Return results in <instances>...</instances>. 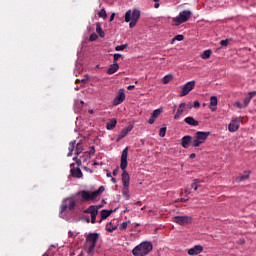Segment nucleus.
<instances>
[{
	"instance_id": "nucleus-16",
	"label": "nucleus",
	"mask_w": 256,
	"mask_h": 256,
	"mask_svg": "<svg viewBox=\"0 0 256 256\" xmlns=\"http://www.w3.org/2000/svg\"><path fill=\"white\" fill-rule=\"evenodd\" d=\"M187 125H191L192 127H197L199 125V121L195 120V118L188 116L184 119Z\"/></svg>"
},
{
	"instance_id": "nucleus-14",
	"label": "nucleus",
	"mask_w": 256,
	"mask_h": 256,
	"mask_svg": "<svg viewBox=\"0 0 256 256\" xmlns=\"http://www.w3.org/2000/svg\"><path fill=\"white\" fill-rule=\"evenodd\" d=\"M193 144V137L186 135L181 139V145L184 149H189V145Z\"/></svg>"
},
{
	"instance_id": "nucleus-4",
	"label": "nucleus",
	"mask_w": 256,
	"mask_h": 256,
	"mask_svg": "<svg viewBox=\"0 0 256 256\" xmlns=\"http://www.w3.org/2000/svg\"><path fill=\"white\" fill-rule=\"evenodd\" d=\"M191 10H184L179 13L177 17L172 18V25L174 27H179V25H183V23H187L189 19H191Z\"/></svg>"
},
{
	"instance_id": "nucleus-22",
	"label": "nucleus",
	"mask_w": 256,
	"mask_h": 256,
	"mask_svg": "<svg viewBox=\"0 0 256 256\" xmlns=\"http://www.w3.org/2000/svg\"><path fill=\"white\" fill-rule=\"evenodd\" d=\"M75 143H76V141H71L69 143V147H68L69 152L67 155L68 157H73V151H75Z\"/></svg>"
},
{
	"instance_id": "nucleus-44",
	"label": "nucleus",
	"mask_w": 256,
	"mask_h": 256,
	"mask_svg": "<svg viewBox=\"0 0 256 256\" xmlns=\"http://www.w3.org/2000/svg\"><path fill=\"white\" fill-rule=\"evenodd\" d=\"M235 106L238 107V109H245L244 104H241V102H235Z\"/></svg>"
},
{
	"instance_id": "nucleus-1",
	"label": "nucleus",
	"mask_w": 256,
	"mask_h": 256,
	"mask_svg": "<svg viewBox=\"0 0 256 256\" xmlns=\"http://www.w3.org/2000/svg\"><path fill=\"white\" fill-rule=\"evenodd\" d=\"M104 191L105 187L103 186L91 193L87 190H82L77 192L73 197L64 200V203H68L67 206L69 211H73V209H75V205H77V202H79V197H81V203H85V201H93L94 199H97V197H99V195H101V193Z\"/></svg>"
},
{
	"instance_id": "nucleus-26",
	"label": "nucleus",
	"mask_w": 256,
	"mask_h": 256,
	"mask_svg": "<svg viewBox=\"0 0 256 256\" xmlns=\"http://www.w3.org/2000/svg\"><path fill=\"white\" fill-rule=\"evenodd\" d=\"M117 229L116 225H113V222H110L106 225V231H108V233H113V231H115Z\"/></svg>"
},
{
	"instance_id": "nucleus-61",
	"label": "nucleus",
	"mask_w": 256,
	"mask_h": 256,
	"mask_svg": "<svg viewBox=\"0 0 256 256\" xmlns=\"http://www.w3.org/2000/svg\"><path fill=\"white\" fill-rule=\"evenodd\" d=\"M190 193H191V192H190L189 190H187V189L184 191V195H185L186 197H187Z\"/></svg>"
},
{
	"instance_id": "nucleus-62",
	"label": "nucleus",
	"mask_w": 256,
	"mask_h": 256,
	"mask_svg": "<svg viewBox=\"0 0 256 256\" xmlns=\"http://www.w3.org/2000/svg\"><path fill=\"white\" fill-rule=\"evenodd\" d=\"M159 6H160V4H159L158 2H156V3L154 4L155 9H159Z\"/></svg>"
},
{
	"instance_id": "nucleus-30",
	"label": "nucleus",
	"mask_w": 256,
	"mask_h": 256,
	"mask_svg": "<svg viewBox=\"0 0 256 256\" xmlns=\"http://www.w3.org/2000/svg\"><path fill=\"white\" fill-rule=\"evenodd\" d=\"M247 179H249V172H247L246 174L238 177L236 181L238 183H241V181H247Z\"/></svg>"
},
{
	"instance_id": "nucleus-6",
	"label": "nucleus",
	"mask_w": 256,
	"mask_h": 256,
	"mask_svg": "<svg viewBox=\"0 0 256 256\" xmlns=\"http://www.w3.org/2000/svg\"><path fill=\"white\" fill-rule=\"evenodd\" d=\"M211 135V132H196L195 139L192 141V147H199L203 145L205 141H207V137Z\"/></svg>"
},
{
	"instance_id": "nucleus-3",
	"label": "nucleus",
	"mask_w": 256,
	"mask_h": 256,
	"mask_svg": "<svg viewBox=\"0 0 256 256\" xmlns=\"http://www.w3.org/2000/svg\"><path fill=\"white\" fill-rule=\"evenodd\" d=\"M153 251V244L151 242H142L132 250L134 256H145L149 255Z\"/></svg>"
},
{
	"instance_id": "nucleus-2",
	"label": "nucleus",
	"mask_w": 256,
	"mask_h": 256,
	"mask_svg": "<svg viewBox=\"0 0 256 256\" xmlns=\"http://www.w3.org/2000/svg\"><path fill=\"white\" fill-rule=\"evenodd\" d=\"M129 155V147L123 149L121 154V163L120 169H122V183L123 187H129V183L131 181V177L129 176V172H127V157Z\"/></svg>"
},
{
	"instance_id": "nucleus-52",
	"label": "nucleus",
	"mask_w": 256,
	"mask_h": 256,
	"mask_svg": "<svg viewBox=\"0 0 256 256\" xmlns=\"http://www.w3.org/2000/svg\"><path fill=\"white\" fill-rule=\"evenodd\" d=\"M84 171H86V173H93V170H91L90 168L84 166L83 167Z\"/></svg>"
},
{
	"instance_id": "nucleus-28",
	"label": "nucleus",
	"mask_w": 256,
	"mask_h": 256,
	"mask_svg": "<svg viewBox=\"0 0 256 256\" xmlns=\"http://www.w3.org/2000/svg\"><path fill=\"white\" fill-rule=\"evenodd\" d=\"M183 39H185V36L182 34H178L171 40V45H173L175 41H183Z\"/></svg>"
},
{
	"instance_id": "nucleus-29",
	"label": "nucleus",
	"mask_w": 256,
	"mask_h": 256,
	"mask_svg": "<svg viewBox=\"0 0 256 256\" xmlns=\"http://www.w3.org/2000/svg\"><path fill=\"white\" fill-rule=\"evenodd\" d=\"M212 53H213V51H211V50H205L202 53L201 57H202V59H209V57H211Z\"/></svg>"
},
{
	"instance_id": "nucleus-60",
	"label": "nucleus",
	"mask_w": 256,
	"mask_h": 256,
	"mask_svg": "<svg viewBox=\"0 0 256 256\" xmlns=\"http://www.w3.org/2000/svg\"><path fill=\"white\" fill-rule=\"evenodd\" d=\"M76 155V154H75ZM73 161H75L77 163V161H79V155H76L74 158H73Z\"/></svg>"
},
{
	"instance_id": "nucleus-53",
	"label": "nucleus",
	"mask_w": 256,
	"mask_h": 256,
	"mask_svg": "<svg viewBox=\"0 0 256 256\" xmlns=\"http://www.w3.org/2000/svg\"><path fill=\"white\" fill-rule=\"evenodd\" d=\"M255 95H256L255 91L254 92H249L248 97H250V99H253V97H255Z\"/></svg>"
},
{
	"instance_id": "nucleus-54",
	"label": "nucleus",
	"mask_w": 256,
	"mask_h": 256,
	"mask_svg": "<svg viewBox=\"0 0 256 256\" xmlns=\"http://www.w3.org/2000/svg\"><path fill=\"white\" fill-rule=\"evenodd\" d=\"M189 201V198H181L180 203H187Z\"/></svg>"
},
{
	"instance_id": "nucleus-9",
	"label": "nucleus",
	"mask_w": 256,
	"mask_h": 256,
	"mask_svg": "<svg viewBox=\"0 0 256 256\" xmlns=\"http://www.w3.org/2000/svg\"><path fill=\"white\" fill-rule=\"evenodd\" d=\"M193 89H195V80L189 81L183 86L180 97H185V95H189V93H191Z\"/></svg>"
},
{
	"instance_id": "nucleus-10",
	"label": "nucleus",
	"mask_w": 256,
	"mask_h": 256,
	"mask_svg": "<svg viewBox=\"0 0 256 256\" xmlns=\"http://www.w3.org/2000/svg\"><path fill=\"white\" fill-rule=\"evenodd\" d=\"M240 125H241V118H235L231 120V122L229 123L228 130L230 131V133H235L239 131Z\"/></svg>"
},
{
	"instance_id": "nucleus-59",
	"label": "nucleus",
	"mask_w": 256,
	"mask_h": 256,
	"mask_svg": "<svg viewBox=\"0 0 256 256\" xmlns=\"http://www.w3.org/2000/svg\"><path fill=\"white\" fill-rule=\"evenodd\" d=\"M239 245H245V240L244 239H241V240H239Z\"/></svg>"
},
{
	"instance_id": "nucleus-33",
	"label": "nucleus",
	"mask_w": 256,
	"mask_h": 256,
	"mask_svg": "<svg viewBox=\"0 0 256 256\" xmlns=\"http://www.w3.org/2000/svg\"><path fill=\"white\" fill-rule=\"evenodd\" d=\"M162 112H163V109H161V108L154 110L152 113L153 118L157 119L159 117V115H161Z\"/></svg>"
},
{
	"instance_id": "nucleus-25",
	"label": "nucleus",
	"mask_w": 256,
	"mask_h": 256,
	"mask_svg": "<svg viewBox=\"0 0 256 256\" xmlns=\"http://www.w3.org/2000/svg\"><path fill=\"white\" fill-rule=\"evenodd\" d=\"M96 32L101 38L105 37V32L103 31V28L101 27L100 23L96 24Z\"/></svg>"
},
{
	"instance_id": "nucleus-64",
	"label": "nucleus",
	"mask_w": 256,
	"mask_h": 256,
	"mask_svg": "<svg viewBox=\"0 0 256 256\" xmlns=\"http://www.w3.org/2000/svg\"><path fill=\"white\" fill-rule=\"evenodd\" d=\"M112 183H117V179L116 178H111Z\"/></svg>"
},
{
	"instance_id": "nucleus-42",
	"label": "nucleus",
	"mask_w": 256,
	"mask_h": 256,
	"mask_svg": "<svg viewBox=\"0 0 256 256\" xmlns=\"http://www.w3.org/2000/svg\"><path fill=\"white\" fill-rule=\"evenodd\" d=\"M127 222H123L122 224H120V227H119V229H120V231H125V229H127Z\"/></svg>"
},
{
	"instance_id": "nucleus-48",
	"label": "nucleus",
	"mask_w": 256,
	"mask_h": 256,
	"mask_svg": "<svg viewBox=\"0 0 256 256\" xmlns=\"http://www.w3.org/2000/svg\"><path fill=\"white\" fill-rule=\"evenodd\" d=\"M97 221V215H91V223L95 224Z\"/></svg>"
},
{
	"instance_id": "nucleus-56",
	"label": "nucleus",
	"mask_w": 256,
	"mask_h": 256,
	"mask_svg": "<svg viewBox=\"0 0 256 256\" xmlns=\"http://www.w3.org/2000/svg\"><path fill=\"white\" fill-rule=\"evenodd\" d=\"M194 107H195V108L201 107V103H199V101H195V102H194Z\"/></svg>"
},
{
	"instance_id": "nucleus-17",
	"label": "nucleus",
	"mask_w": 256,
	"mask_h": 256,
	"mask_svg": "<svg viewBox=\"0 0 256 256\" xmlns=\"http://www.w3.org/2000/svg\"><path fill=\"white\" fill-rule=\"evenodd\" d=\"M119 71V63H113L107 70L108 75H113Z\"/></svg>"
},
{
	"instance_id": "nucleus-23",
	"label": "nucleus",
	"mask_w": 256,
	"mask_h": 256,
	"mask_svg": "<svg viewBox=\"0 0 256 256\" xmlns=\"http://www.w3.org/2000/svg\"><path fill=\"white\" fill-rule=\"evenodd\" d=\"M83 151H84L83 144L81 142H78L75 148V155H81Z\"/></svg>"
},
{
	"instance_id": "nucleus-43",
	"label": "nucleus",
	"mask_w": 256,
	"mask_h": 256,
	"mask_svg": "<svg viewBox=\"0 0 256 256\" xmlns=\"http://www.w3.org/2000/svg\"><path fill=\"white\" fill-rule=\"evenodd\" d=\"M135 25H137V20H130V23H129L130 29H133V27H135Z\"/></svg>"
},
{
	"instance_id": "nucleus-15",
	"label": "nucleus",
	"mask_w": 256,
	"mask_h": 256,
	"mask_svg": "<svg viewBox=\"0 0 256 256\" xmlns=\"http://www.w3.org/2000/svg\"><path fill=\"white\" fill-rule=\"evenodd\" d=\"M200 253H203V246L201 245H195L188 250V255H199Z\"/></svg>"
},
{
	"instance_id": "nucleus-20",
	"label": "nucleus",
	"mask_w": 256,
	"mask_h": 256,
	"mask_svg": "<svg viewBox=\"0 0 256 256\" xmlns=\"http://www.w3.org/2000/svg\"><path fill=\"white\" fill-rule=\"evenodd\" d=\"M85 213H89L91 215H98L99 214V208L97 206H90L85 210Z\"/></svg>"
},
{
	"instance_id": "nucleus-35",
	"label": "nucleus",
	"mask_w": 256,
	"mask_h": 256,
	"mask_svg": "<svg viewBox=\"0 0 256 256\" xmlns=\"http://www.w3.org/2000/svg\"><path fill=\"white\" fill-rule=\"evenodd\" d=\"M251 97L247 96L246 98H244L243 100V105L245 108L249 107V103H251Z\"/></svg>"
},
{
	"instance_id": "nucleus-27",
	"label": "nucleus",
	"mask_w": 256,
	"mask_h": 256,
	"mask_svg": "<svg viewBox=\"0 0 256 256\" xmlns=\"http://www.w3.org/2000/svg\"><path fill=\"white\" fill-rule=\"evenodd\" d=\"M127 135H129V132H127V131L125 130V128L122 129V131L120 132V134H119V136H118L117 141H121V139H125V137H127Z\"/></svg>"
},
{
	"instance_id": "nucleus-46",
	"label": "nucleus",
	"mask_w": 256,
	"mask_h": 256,
	"mask_svg": "<svg viewBox=\"0 0 256 256\" xmlns=\"http://www.w3.org/2000/svg\"><path fill=\"white\" fill-rule=\"evenodd\" d=\"M80 81L81 83H87L89 81V75H84V79H81Z\"/></svg>"
},
{
	"instance_id": "nucleus-12",
	"label": "nucleus",
	"mask_w": 256,
	"mask_h": 256,
	"mask_svg": "<svg viewBox=\"0 0 256 256\" xmlns=\"http://www.w3.org/2000/svg\"><path fill=\"white\" fill-rule=\"evenodd\" d=\"M125 101V91L120 89L117 96L113 100V105L117 107V105H121Z\"/></svg>"
},
{
	"instance_id": "nucleus-38",
	"label": "nucleus",
	"mask_w": 256,
	"mask_h": 256,
	"mask_svg": "<svg viewBox=\"0 0 256 256\" xmlns=\"http://www.w3.org/2000/svg\"><path fill=\"white\" fill-rule=\"evenodd\" d=\"M87 155H89V157H93L95 155V146L90 148V151L87 152Z\"/></svg>"
},
{
	"instance_id": "nucleus-5",
	"label": "nucleus",
	"mask_w": 256,
	"mask_h": 256,
	"mask_svg": "<svg viewBox=\"0 0 256 256\" xmlns=\"http://www.w3.org/2000/svg\"><path fill=\"white\" fill-rule=\"evenodd\" d=\"M97 241H99V233H89L86 236L85 245L88 249V253H93L95 247H97Z\"/></svg>"
},
{
	"instance_id": "nucleus-8",
	"label": "nucleus",
	"mask_w": 256,
	"mask_h": 256,
	"mask_svg": "<svg viewBox=\"0 0 256 256\" xmlns=\"http://www.w3.org/2000/svg\"><path fill=\"white\" fill-rule=\"evenodd\" d=\"M172 221L177 223V225L185 226L191 225V223H193V218L191 216H175Z\"/></svg>"
},
{
	"instance_id": "nucleus-24",
	"label": "nucleus",
	"mask_w": 256,
	"mask_h": 256,
	"mask_svg": "<svg viewBox=\"0 0 256 256\" xmlns=\"http://www.w3.org/2000/svg\"><path fill=\"white\" fill-rule=\"evenodd\" d=\"M201 180L200 179H194V183L191 184V189H194V191H197L199 187H201Z\"/></svg>"
},
{
	"instance_id": "nucleus-7",
	"label": "nucleus",
	"mask_w": 256,
	"mask_h": 256,
	"mask_svg": "<svg viewBox=\"0 0 256 256\" xmlns=\"http://www.w3.org/2000/svg\"><path fill=\"white\" fill-rule=\"evenodd\" d=\"M141 17V12L137 9H134L133 11L128 10L125 14V22L129 23L131 20L133 21H139V18Z\"/></svg>"
},
{
	"instance_id": "nucleus-51",
	"label": "nucleus",
	"mask_w": 256,
	"mask_h": 256,
	"mask_svg": "<svg viewBox=\"0 0 256 256\" xmlns=\"http://www.w3.org/2000/svg\"><path fill=\"white\" fill-rule=\"evenodd\" d=\"M155 119H157V118H153V116H151L150 119L148 120V123L150 125H153V123H155Z\"/></svg>"
},
{
	"instance_id": "nucleus-19",
	"label": "nucleus",
	"mask_w": 256,
	"mask_h": 256,
	"mask_svg": "<svg viewBox=\"0 0 256 256\" xmlns=\"http://www.w3.org/2000/svg\"><path fill=\"white\" fill-rule=\"evenodd\" d=\"M209 108L211 111H217V96H211Z\"/></svg>"
},
{
	"instance_id": "nucleus-36",
	"label": "nucleus",
	"mask_w": 256,
	"mask_h": 256,
	"mask_svg": "<svg viewBox=\"0 0 256 256\" xmlns=\"http://www.w3.org/2000/svg\"><path fill=\"white\" fill-rule=\"evenodd\" d=\"M81 159H82L83 163H87V161H89V159H91V156H89V154H87V152H85L84 155L81 156Z\"/></svg>"
},
{
	"instance_id": "nucleus-34",
	"label": "nucleus",
	"mask_w": 256,
	"mask_h": 256,
	"mask_svg": "<svg viewBox=\"0 0 256 256\" xmlns=\"http://www.w3.org/2000/svg\"><path fill=\"white\" fill-rule=\"evenodd\" d=\"M127 47H129V45H127V44L118 45L115 47V51H125V49H127Z\"/></svg>"
},
{
	"instance_id": "nucleus-40",
	"label": "nucleus",
	"mask_w": 256,
	"mask_h": 256,
	"mask_svg": "<svg viewBox=\"0 0 256 256\" xmlns=\"http://www.w3.org/2000/svg\"><path fill=\"white\" fill-rule=\"evenodd\" d=\"M67 209H69V207L67 206V203L63 202L61 206V213H64V211H67Z\"/></svg>"
},
{
	"instance_id": "nucleus-21",
	"label": "nucleus",
	"mask_w": 256,
	"mask_h": 256,
	"mask_svg": "<svg viewBox=\"0 0 256 256\" xmlns=\"http://www.w3.org/2000/svg\"><path fill=\"white\" fill-rule=\"evenodd\" d=\"M116 126H117V119H112L110 122L106 124V129H108V131H112V129H115Z\"/></svg>"
},
{
	"instance_id": "nucleus-31",
	"label": "nucleus",
	"mask_w": 256,
	"mask_h": 256,
	"mask_svg": "<svg viewBox=\"0 0 256 256\" xmlns=\"http://www.w3.org/2000/svg\"><path fill=\"white\" fill-rule=\"evenodd\" d=\"M172 79H173V75L168 74L163 77L162 81H163L164 85H167V83H169Z\"/></svg>"
},
{
	"instance_id": "nucleus-57",
	"label": "nucleus",
	"mask_w": 256,
	"mask_h": 256,
	"mask_svg": "<svg viewBox=\"0 0 256 256\" xmlns=\"http://www.w3.org/2000/svg\"><path fill=\"white\" fill-rule=\"evenodd\" d=\"M127 89L128 91H133V89H135V85H129Z\"/></svg>"
},
{
	"instance_id": "nucleus-18",
	"label": "nucleus",
	"mask_w": 256,
	"mask_h": 256,
	"mask_svg": "<svg viewBox=\"0 0 256 256\" xmlns=\"http://www.w3.org/2000/svg\"><path fill=\"white\" fill-rule=\"evenodd\" d=\"M113 213V210H101L100 215H101V220L99 223H102V221H105L107 217H110V215Z\"/></svg>"
},
{
	"instance_id": "nucleus-11",
	"label": "nucleus",
	"mask_w": 256,
	"mask_h": 256,
	"mask_svg": "<svg viewBox=\"0 0 256 256\" xmlns=\"http://www.w3.org/2000/svg\"><path fill=\"white\" fill-rule=\"evenodd\" d=\"M70 174L75 179H83V172L81 171V168H75V163L70 164Z\"/></svg>"
},
{
	"instance_id": "nucleus-32",
	"label": "nucleus",
	"mask_w": 256,
	"mask_h": 256,
	"mask_svg": "<svg viewBox=\"0 0 256 256\" xmlns=\"http://www.w3.org/2000/svg\"><path fill=\"white\" fill-rule=\"evenodd\" d=\"M98 17H100L101 19H105L107 17V11L105 10V8L101 9L98 12Z\"/></svg>"
},
{
	"instance_id": "nucleus-39",
	"label": "nucleus",
	"mask_w": 256,
	"mask_h": 256,
	"mask_svg": "<svg viewBox=\"0 0 256 256\" xmlns=\"http://www.w3.org/2000/svg\"><path fill=\"white\" fill-rule=\"evenodd\" d=\"M97 39H99V36L95 33L91 34L89 37V41H97Z\"/></svg>"
},
{
	"instance_id": "nucleus-13",
	"label": "nucleus",
	"mask_w": 256,
	"mask_h": 256,
	"mask_svg": "<svg viewBox=\"0 0 256 256\" xmlns=\"http://www.w3.org/2000/svg\"><path fill=\"white\" fill-rule=\"evenodd\" d=\"M187 111V104L185 102H182L177 109V112L174 116L175 121L179 120L181 118V115Z\"/></svg>"
},
{
	"instance_id": "nucleus-49",
	"label": "nucleus",
	"mask_w": 256,
	"mask_h": 256,
	"mask_svg": "<svg viewBox=\"0 0 256 256\" xmlns=\"http://www.w3.org/2000/svg\"><path fill=\"white\" fill-rule=\"evenodd\" d=\"M118 174H119V168L117 167V168H115V169L113 170L112 175H113L114 177H117Z\"/></svg>"
},
{
	"instance_id": "nucleus-55",
	"label": "nucleus",
	"mask_w": 256,
	"mask_h": 256,
	"mask_svg": "<svg viewBox=\"0 0 256 256\" xmlns=\"http://www.w3.org/2000/svg\"><path fill=\"white\" fill-rule=\"evenodd\" d=\"M82 163H83V160H81V159L77 160V162H76L77 167H81Z\"/></svg>"
},
{
	"instance_id": "nucleus-58",
	"label": "nucleus",
	"mask_w": 256,
	"mask_h": 256,
	"mask_svg": "<svg viewBox=\"0 0 256 256\" xmlns=\"http://www.w3.org/2000/svg\"><path fill=\"white\" fill-rule=\"evenodd\" d=\"M114 19H115V13H112L111 16H110L109 21L111 22V21H113Z\"/></svg>"
},
{
	"instance_id": "nucleus-45",
	"label": "nucleus",
	"mask_w": 256,
	"mask_h": 256,
	"mask_svg": "<svg viewBox=\"0 0 256 256\" xmlns=\"http://www.w3.org/2000/svg\"><path fill=\"white\" fill-rule=\"evenodd\" d=\"M119 59H121V54H114V62L113 63H117V61H119Z\"/></svg>"
},
{
	"instance_id": "nucleus-50",
	"label": "nucleus",
	"mask_w": 256,
	"mask_h": 256,
	"mask_svg": "<svg viewBox=\"0 0 256 256\" xmlns=\"http://www.w3.org/2000/svg\"><path fill=\"white\" fill-rule=\"evenodd\" d=\"M124 130H126V131H127V133H131V131H133V126H132V125H130V126H128V127H126V128H124Z\"/></svg>"
},
{
	"instance_id": "nucleus-41",
	"label": "nucleus",
	"mask_w": 256,
	"mask_h": 256,
	"mask_svg": "<svg viewBox=\"0 0 256 256\" xmlns=\"http://www.w3.org/2000/svg\"><path fill=\"white\" fill-rule=\"evenodd\" d=\"M220 45H221L222 47H227V45H229V39L221 40V41H220Z\"/></svg>"
},
{
	"instance_id": "nucleus-47",
	"label": "nucleus",
	"mask_w": 256,
	"mask_h": 256,
	"mask_svg": "<svg viewBox=\"0 0 256 256\" xmlns=\"http://www.w3.org/2000/svg\"><path fill=\"white\" fill-rule=\"evenodd\" d=\"M122 193L123 195H129V187H124Z\"/></svg>"
},
{
	"instance_id": "nucleus-63",
	"label": "nucleus",
	"mask_w": 256,
	"mask_h": 256,
	"mask_svg": "<svg viewBox=\"0 0 256 256\" xmlns=\"http://www.w3.org/2000/svg\"><path fill=\"white\" fill-rule=\"evenodd\" d=\"M196 155L195 153L190 154V159H195Z\"/></svg>"
},
{
	"instance_id": "nucleus-37",
	"label": "nucleus",
	"mask_w": 256,
	"mask_h": 256,
	"mask_svg": "<svg viewBox=\"0 0 256 256\" xmlns=\"http://www.w3.org/2000/svg\"><path fill=\"white\" fill-rule=\"evenodd\" d=\"M167 133V127H162L160 130H159V136L160 137H165Z\"/></svg>"
}]
</instances>
